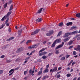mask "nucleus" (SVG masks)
Wrapping results in <instances>:
<instances>
[{"label":"nucleus","mask_w":80,"mask_h":80,"mask_svg":"<svg viewBox=\"0 0 80 80\" xmlns=\"http://www.w3.org/2000/svg\"><path fill=\"white\" fill-rule=\"evenodd\" d=\"M12 13V12L10 11L8 12L6 16V18H7Z\"/></svg>","instance_id":"obj_12"},{"label":"nucleus","mask_w":80,"mask_h":80,"mask_svg":"<svg viewBox=\"0 0 80 80\" xmlns=\"http://www.w3.org/2000/svg\"><path fill=\"white\" fill-rule=\"evenodd\" d=\"M75 33H78V31H74Z\"/></svg>","instance_id":"obj_62"},{"label":"nucleus","mask_w":80,"mask_h":80,"mask_svg":"<svg viewBox=\"0 0 80 80\" xmlns=\"http://www.w3.org/2000/svg\"><path fill=\"white\" fill-rule=\"evenodd\" d=\"M3 72V71L0 70V74H2Z\"/></svg>","instance_id":"obj_58"},{"label":"nucleus","mask_w":80,"mask_h":80,"mask_svg":"<svg viewBox=\"0 0 80 80\" xmlns=\"http://www.w3.org/2000/svg\"><path fill=\"white\" fill-rule=\"evenodd\" d=\"M30 57H28L26 58L25 59V60H28V59H30Z\"/></svg>","instance_id":"obj_55"},{"label":"nucleus","mask_w":80,"mask_h":80,"mask_svg":"<svg viewBox=\"0 0 80 80\" xmlns=\"http://www.w3.org/2000/svg\"><path fill=\"white\" fill-rule=\"evenodd\" d=\"M76 54H77V52H76V51H74L73 52V55H76Z\"/></svg>","instance_id":"obj_36"},{"label":"nucleus","mask_w":80,"mask_h":80,"mask_svg":"<svg viewBox=\"0 0 80 80\" xmlns=\"http://www.w3.org/2000/svg\"><path fill=\"white\" fill-rule=\"evenodd\" d=\"M73 47V46H70V47H69V49H71V48H72Z\"/></svg>","instance_id":"obj_59"},{"label":"nucleus","mask_w":80,"mask_h":80,"mask_svg":"<svg viewBox=\"0 0 80 80\" xmlns=\"http://www.w3.org/2000/svg\"><path fill=\"white\" fill-rule=\"evenodd\" d=\"M14 38L13 37H12L9 38L7 40V41H9L10 40H12Z\"/></svg>","instance_id":"obj_13"},{"label":"nucleus","mask_w":80,"mask_h":80,"mask_svg":"<svg viewBox=\"0 0 80 80\" xmlns=\"http://www.w3.org/2000/svg\"><path fill=\"white\" fill-rule=\"evenodd\" d=\"M9 19V18H7V20L5 21V23H7Z\"/></svg>","instance_id":"obj_31"},{"label":"nucleus","mask_w":80,"mask_h":80,"mask_svg":"<svg viewBox=\"0 0 80 80\" xmlns=\"http://www.w3.org/2000/svg\"><path fill=\"white\" fill-rule=\"evenodd\" d=\"M27 71H24V75H26V74H27Z\"/></svg>","instance_id":"obj_50"},{"label":"nucleus","mask_w":80,"mask_h":80,"mask_svg":"<svg viewBox=\"0 0 80 80\" xmlns=\"http://www.w3.org/2000/svg\"><path fill=\"white\" fill-rule=\"evenodd\" d=\"M60 77V74H58V75L57 76V77L58 78H59Z\"/></svg>","instance_id":"obj_49"},{"label":"nucleus","mask_w":80,"mask_h":80,"mask_svg":"<svg viewBox=\"0 0 80 80\" xmlns=\"http://www.w3.org/2000/svg\"><path fill=\"white\" fill-rule=\"evenodd\" d=\"M61 73V71L60 72H58L57 73V74H56V76H57V75H58V74H59V73Z\"/></svg>","instance_id":"obj_53"},{"label":"nucleus","mask_w":80,"mask_h":80,"mask_svg":"<svg viewBox=\"0 0 80 80\" xmlns=\"http://www.w3.org/2000/svg\"><path fill=\"white\" fill-rule=\"evenodd\" d=\"M49 33L51 35V34H52L53 33V31H51L49 32Z\"/></svg>","instance_id":"obj_37"},{"label":"nucleus","mask_w":80,"mask_h":80,"mask_svg":"<svg viewBox=\"0 0 80 80\" xmlns=\"http://www.w3.org/2000/svg\"><path fill=\"white\" fill-rule=\"evenodd\" d=\"M80 36V34H78V35H76V36L73 38V39H74L77 37Z\"/></svg>","instance_id":"obj_23"},{"label":"nucleus","mask_w":80,"mask_h":80,"mask_svg":"<svg viewBox=\"0 0 80 80\" xmlns=\"http://www.w3.org/2000/svg\"><path fill=\"white\" fill-rule=\"evenodd\" d=\"M80 40V37H78L77 38V40Z\"/></svg>","instance_id":"obj_63"},{"label":"nucleus","mask_w":80,"mask_h":80,"mask_svg":"<svg viewBox=\"0 0 80 80\" xmlns=\"http://www.w3.org/2000/svg\"><path fill=\"white\" fill-rule=\"evenodd\" d=\"M72 22H69L66 24V25L68 26H72Z\"/></svg>","instance_id":"obj_7"},{"label":"nucleus","mask_w":80,"mask_h":80,"mask_svg":"<svg viewBox=\"0 0 80 80\" xmlns=\"http://www.w3.org/2000/svg\"><path fill=\"white\" fill-rule=\"evenodd\" d=\"M76 62H74L72 63V66H73V65L75 64Z\"/></svg>","instance_id":"obj_57"},{"label":"nucleus","mask_w":80,"mask_h":80,"mask_svg":"<svg viewBox=\"0 0 80 80\" xmlns=\"http://www.w3.org/2000/svg\"><path fill=\"white\" fill-rule=\"evenodd\" d=\"M47 49V48H42L41 50L39 51V52H42L43 51H44L45 50V49Z\"/></svg>","instance_id":"obj_20"},{"label":"nucleus","mask_w":80,"mask_h":80,"mask_svg":"<svg viewBox=\"0 0 80 80\" xmlns=\"http://www.w3.org/2000/svg\"><path fill=\"white\" fill-rule=\"evenodd\" d=\"M70 56V55H67L66 56V58H68Z\"/></svg>","instance_id":"obj_43"},{"label":"nucleus","mask_w":80,"mask_h":80,"mask_svg":"<svg viewBox=\"0 0 80 80\" xmlns=\"http://www.w3.org/2000/svg\"><path fill=\"white\" fill-rule=\"evenodd\" d=\"M73 41L72 40H71L69 42H68V45H71L73 42Z\"/></svg>","instance_id":"obj_16"},{"label":"nucleus","mask_w":80,"mask_h":80,"mask_svg":"<svg viewBox=\"0 0 80 80\" xmlns=\"http://www.w3.org/2000/svg\"><path fill=\"white\" fill-rule=\"evenodd\" d=\"M61 41V39L60 38L56 39L54 41L56 43H59Z\"/></svg>","instance_id":"obj_5"},{"label":"nucleus","mask_w":80,"mask_h":80,"mask_svg":"<svg viewBox=\"0 0 80 80\" xmlns=\"http://www.w3.org/2000/svg\"><path fill=\"white\" fill-rule=\"evenodd\" d=\"M65 59V57H62L60 59V60L61 61H63Z\"/></svg>","instance_id":"obj_22"},{"label":"nucleus","mask_w":80,"mask_h":80,"mask_svg":"<svg viewBox=\"0 0 80 80\" xmlns=\"http://www.w3.org/2000/svg\"><path fill=\"white\" fill-rule=\"evenodd\" d=\"M56 43L55 42H54L52 44V45L51 46V47L54 48L55 46V44Z\"/></svg>","instance_id":"obj_15"},{"label":"nucleus","mask_w":80,"mask_h":80,"mask_svg":"<svg viewBox=\"0 0 80 80\" xmlns=\"http://www.w3.org/2000/svg\"><path fill=\"white\" fill-rule=\"evenodd\" d=\"M40 29H37L34 32H32L31 34V35H33L37 34V33H38L39 32V31H40Z\"/></svg>","instance_id":"obj_2"},{"label":"nucleus","mask_w":80,"mask_h":80,"mask_svg":"<svg viewBox=\"0 0 80 80\" xmlns=\"http://www.w3.org/2000/svg\"><path fill=\"white\" fill-rule=\"evenodd\" d=\"M58 52H59V50H57L56 51V54H58V53H59Z\"/></svg>","instance_id":"obj_54"},{"label":"nucleus","mask_w":80,"mask_h":80,"mask_svg":"<svg viewBox=\"0 0 80 80\" xmlns=\"http://www.w3.org/2000/svg\"><path fill=\"white\" fill-rule=\"evenodd\" d=\"M36 46H37V45H34L32 46H29L28 47V48L29 49H32V48H36Z\"/></svg>","instance_id":"obj_4"},{"label":"nucleus","mask_w":80,"mask_h":80,"mask_svg":"<svg viewBox=\"0 0 80 80\" xmlns=\"http://www.w3.org/2000/svg\"><path fill=\"white\" fill-rule=\"evenodd\" d=\"M14 72V71H12L10 74H9V76H11V75H12V74H13V73Z\"/></svg>","instance_id":"obj_51"},{"label":"nucleus","mask_w":80,"mask_h":80,"mask_svg":"<svg viewBox=\"0 0 80 80\" xmlns=\"http://www.w3.org/2000/svg\"><path fill=\"white\" fill-rule=\"evenodd\" d=\"M49 67V64H48L46 66V69L45 70H48V68Z\"/></svg>","instance_id":"obj_34"},{"label":"nucleus","mask_w":80,"mask_h":80,"mask_svg":"<svg viewBox=\"0 0 80 80\" xmlns=\"http://www.w3.org/2000/svg\"><path fill=\"white\" fill-rule=\"evenodd\" d=\"M71 75L70 74H68L67 75V77H70Z\"/></svg>","instance_id":"obj_46"},{"label":"nucleus","mask_w":80,"mask_h":80,"mask_svg":"<svg viewBox=\"0 0 80 80\" xmlns=\"http://www.w3.org/2000/svg\"><path fill=\"white\" fill-rule=\"evenodd\" d=\"M46 78H48V76H47V75H45L43 78H42V80H45V79H46Z\"/></svg>","instance_id":"obj_18"},{"label":"nucleus","mask_w":80,"mask_h":80,"mask_svg":"<svg viewBox=\"0 0 80 80\" xmlns=\"http://www.w3.org/2000/svg\"><path fill=\"white\" fill-rule=\"evenodd\" d=\"M42 58L43 59H46L47 58V57H46V56L45 55H44V56H42Z\"/></svg>","instance_id":"obj_27"},{"label":"nucleus","mask_w":80,"mask_h":80,"mask_svg":"<svg viewBox=\"0 0 80 80\" xmlns=\"http://www.w3.org/2000/svg\"><path fill=\"white\" fill-rule=\"evenodd\" d=\"M42 62V60H40V59L38 60V62L39 63H40V62Z\"/></svg>","instance_id":"obj_41"},{"label":"nucleus","mask_w":80,"mask_h":80,"mask_svg":"<svg viewBox=\"0 0 80 80\" xmlns=\"http://www.w3.org/2000/svg\"><path fill=\"white\" fill-rule=\"evenodd\" d=\"M42 21V19L41 18H38L36 20V22H41V21Z\"/></svg>","instance_id":"obj_8"},{"label":"nucleus","mask_w":80,"mask_h":80,"mask_svg":"<svg viewBox=\"0 0 80 80\" xmlns=\"http://www.w3.org/2000/svg\"><path fill=\"white\" fill-rule=\"evenodd\" d=\"M63 25V22H61L59 24L58 26H59L62 27Z\"/></svg>","instance_id":"obj_25"},{"label":"nucleus","mask_w":80,"mask_h":80,"mask_svg":"<svg viewBox=\"0 0 80 80\" xmlns=\"http://www.w3.org/2000/svg\"><path fill=\"white\" fill-rule=\"evenodd\" d=\"M39 53H40L39 54V56H41L43 55L42 52L41 53H40V52H39Z\"/></svg>","instance_id":"obj_44"},{"label":"nucleus","mask_w":80,"mask_h":80,"mask_svg":"<svg viewBox=\"0 0 80 80\" xmlns=\"http://www.w3.org/2000/svg\"><path fill=\"white\" fill-rule=\"evenodd\" d=\"M64 44V42H62V44L59 45L56 47V48H55V50H57L59 48L62 47Z\"/></svg>","instance_id":"obj_1"},{"label":"nucleus","mask_w":80,"mask_h":80,"mask_svg":"<svg viewBox=\"0 0 80 80\" xmlns=\"http://www.w3.org/2000/svg\"><path fill=\"white\" fill-rule=\"evenodd\" d=\"M68 35H72V32H68Z\"/></svg>","instance_id":"obj_52"},{"label":"nucleus","mask_w":80,"mask_h":80,"mask_svg":"<svg viewBox=\"0 0 80 80\" xmlns=\"http://www.w3.org/2000/svg\"><path fill=\"white\" fill-rule=\"evenodd\" d=\"M19 68H20V67H17V68H15V70H18V69H19Z\"/></svg>","instance_id":"obj_42"},{"label":"nucleus","mask_w":80,"mask_h":80,"mask_svg":"<svg viewBox=\"0 0 80 80\" xmlns=\"http://www.w3.org/2000/svg\"><path fill=\"white\" fill-rule=\"evenodd\" d=\"M5 18H6V16H5L2 18L1 19L2 21H4Z\"/></svg>","instance_id":"obj_24"},{"label":"nucleus","mask_w":80,"mask_h":80,"mask_svg":"<svg viewBox=\"0 0 80 80\" xmlns=\"http://www.w3.org/2000/svg\"><path fill=\"white\" fill-rule=\"evenodd\" d=\"M68 32L65 33L64 35L63 36V38H66V37H68Z\"/></svg>","instance_id":"obj_17"},{"label":"nucleus","mask_w":80,"mask_h":80,"mask_svg":"<svg viewBox=\"0 0 80 80\" xmlns=\"http://www.w3.org/2000/svg\"><path fill=\"white\" fill-rule=\"evenodd\" d=\"M21 60V58H18L16 60V62H20Z\"/></svg>","instance_id":"obj_19"},{"label":"nucleus","mask_w":80,"mask_h":80,"mask_svg":"<svg viewBox=\"0 0 80 80\" xmlns=\"http://www.w3.org/2000/svg\"><path fill=\"white\" fill-rule=\"evenodd\" d=\"M61 69H62V68H61V67H59V68H58V70H61Z\"/></svg>","instance_id":"obj_61"},{"label":"nucleus","mask_w":80,"mask_h":80,"mask_svg":"<svg viewBox=\"0 0 80 80\" xmlns=\"http://www.w3.org/2000/svg\"><path fill=\"white\" fill-rule=\"evenodd\" d=\"M29 73H30L31 74V75H32V76H33L34 75V74L33 73H34V71L33 70L32 71V70H30L29 71Z\"/></svg>","instance_id":"obj_11"},{"label":"nucleus","mask_w":80,"mask_h":80,"mask_svg":"<svg viewBox=\"0 0 80 80\" xmlns=\"http://www.w3.org/2000/svg\"><path fill=\"white\" fill-rule=\"evenodd\" d=\"M42 73V71H40L38 72V75H41Z\"/></svg>","instance_id":"obj_33"},{"label":"nucleus","mask_w":80,"mask_h":80,"mask_svg":"<svg viewBox=\"0 0 80 80\" xmlns=\"http://www.w3.org/2000/svg\"><path fill=\"white\" fill-rule=\"evenodd\" d=\"M62 34V31H60L58 33V35H57V37H58L60 36V35Z\"/></svg>","instance_id":"obj_21"},{"label":"nucleus","mask_w":80,"mask_h":80,"mask_svg":"<svg viewBox=\"0 0 80 80\" xmlns=\"http://www.w3.org/2000/svg\"><path fill=\"white\" fill-rule=\"evenodd\" d=\"M52 54V53H50L48 54V56H51V55Z\"/></svg>","instance_id":"obj_60"},{"label":"nucleus","mask_w":80,"mask_h":80,"mask_svg":"<svg viewBox=\"0 0 80 80\" xmlns=\"http://www.w3.org/2000/svg\"><path fill=\"white\" fill-rule=\"evenodd\" d=\"M51 35L50 33H47V34H46V35L47 36H50Z\"/></svg>","instance_id":"obj_48"},{"label":"nucleus","mask_w":80,"mask_h":80,"mask_svg":"<svg viewBox=\"0 0 80 80\" xmlns=\"http://www.w3.org/2000/svg\"><path fill=\"white\" fill-rule=\"evenodd\" d=\"M8 3H6L4 4V8H6L7 7Z\"/></svg>","instance_id":"obj_30"},{"label":"nucleus","mask_w":80,"mask_h":80,"mask_svg":"<svg viewBox=\"0 0 80 80\" xmlns=\"http://www.w3.org/2000/svg\"><path fill=\"white\" fill-rule=\"evenodd\" d=\"M12 61V60H8L7 61V62L8 63H10V62H11Z\"/></svg>","instance_id":"obj_38"},{"label":"nucleus","mask_w":80,"mask_h":80,"mask_svg":"<svg viewBox=\"0 0 80 80\" xmlns=\"http://www.w3.org/2000/svg\"><path fill=\"white\" fill-rule=\"evenodd\" d=\"M5 57V56L4 55H2L1 56L0 58H3Z\"/></svg>","instance_id":"obj_45"},{"label":"nucleus","mask_w":80,"mask_h":80,"mask_svg":"<svg viewBox=\"0 0 80 80\" xmlns=\"http://www.w3.org/2000/svg\"><path fill=\"white\" fill-rule=\"evenodd\" d=\"M70 38V37H68V38H66L65 39H63V41L64 42H66L68 41Z\"/></svg>","instance_id":"obj_9"},{"label":"nucleus","mask_w":80,"mask_h":80,"mask_svg":"<svg viewBox=\"0 0 80 80\" xmlns=\"http://www.w3.org/2000/svg\"><path fill=\"white\" fill-rule=\"evenodd\" d=\"M5 24H3L2 25V26L1 27H0V29H1L2 28H3V27L5 26Z\"/></svg>","instance_id":"obj_26"},{"label":"nucleus","mask_w":80,"mask_h":80,"mask_svg":"<svg viewBox=\"0 0 80 80\" xmlns=\"http://www.w3.org/2000/svg\"><path fill=\"white\" fill-rule=\"evenodd\" d=\"M57 70V67H55L53 69V70Z\"/></svg>","instance_id":"obj_47"},{"label":"nucleus","mask_w":80,"mask_h":80,"mask_svg":"<svg viewBox=\"0 0 80 80\" xmlns=\"http://www.w3.org/2000/svg\"><path fill=\"white\" fill-rule=\"evenodd\" d=\"M43 10V8H41L39 10H38V12L37 13V14H38V13H40L42 12V11Z\"/></svg>","instance_id":"obj_10"},{"label":"nucleus","mask_w":80,"mask_h":80,"mask_svg":"<svg viewBox=\"0 0 80 80\" xmlns=\"http://www.w3.org/2000/svg\"><path fill=\"white\" fill-rule=\"evenodd\" d=\"M77 78L75 77L73 80H77Z\"/></svg>","instance_id":"obj_64"},{"label":"nucleus","mask_w":80,"mask_h":80,"mask_svg":"<svg viewBox=\"0 0 80 80\" xmlns=\"http://www.w3.org/2000/svg\"><path fill=\"white\" fill-rule=\"evenodd\" d=\"M12 0L8 2V4H10L11 3H12Z\"/></svg>","instance_id":"obj_56"},{"label":"nucleus","mask_w":80,"mask_h":80,"mask_svg":"<svg viewBox=\"0 0 80 80\" xmlns=\"http://www.w3.org/2000/svg\"><path fill=\"white\" fill-rule=\"evenodd\" d=\"M76 16L78 18H80V13H78L76 15Z\"/></svg>","instance_id":"obj_28"},{"label":"nucleus","mask_w":80,"mask_h":80,"mask_svg":"<svg viewBox=\"0 0 80 80\" xmlns=\"http://www.w3.org/2000/svg\"><path fill=\"white\" fill-rule=\"evenodd\" d=\"M24 50L23 48L21 47L19 48L16 51V52L18 53L20 52L21 51H22Z\"/></svg>","instance_id":"obj_3"},{"label":"nucleus","mask_w":80,"mask_h":80,"mask_svg":"<svg viewBox=\"0 0 80 80\" xmlns=\"http://www.w3.org/2000/svg\"><path fill=\"white\" fill-rule=\"evenodd\" d=\"M31 42H32V41H31V40H28L26 42V44H28V43Z\"/></svg>","instance_id":"obj_29"},{"label":"nucleus","mask_w":80,"mask_h":80,"mask_svg":"<svg viewBox=\"0 0 80 80\" xmlns=\"http://www.w3.org/2000/svg\"><path fill=\"white\" fill-rule=\"evenodd\" d=\"M13 9V5H11V6L10 7V8H9V11H10L11 10H12Z\"/></svg>","instance_id":"obj_14"},{"label":"nucleus","mask_w":80,"mask_h":80,"mask_svg":"<svg viewBox=\"0 0 80 80\" xmlns=\"http://www.w3.org/2000/svg\"><path fill=\"white\" fill-rule=\"evenodd\" d=\"M80 49V46L78 45L77 46V50H79Z\"/></svg>","instance_id":"obj_39"},{"label":"nucleus","mask_w":80,"mask_h":80,"mask_svg":"<svg viewBox=\"0 0 80 80\" xmlns=\"http://www.w3.org/2000/svg\"><path fill=\"white\" fill-rule=\"evenodd\" d=\"M22 29L19 30L18 31V35H21L22 34L21 33H22Z\"/></svg>","instance_id":"obj_6"},{"label":"nucleus","mask_w":80,"mask_h":80,"mask_svg":"<svg viewBox=\"0 0 80 80\" xmlns=\"http://www.w3.org/2000/svg\"><path fill=\"white\" fill-rule=\"evenodd\" d=\"M76 28V27L73 26L71 28V29H75V28Z\"/></svg>","instance_id":"obj_40"},{"label":"nucleus","mask_w":80,"mask_h":80,"mask_svg":"<svg viewBox=\"0 0 80 80\" xmlns=\"http://www.w3.org/2000/svg\"><path fill=\"white\" fill-rule=\"evenodd\" d=\"M48 72V70H44L43 72V73H47Z\"/></svg>","instance_id":"obj_35"},{"label":"nucleus","mask_w":80,"mask_h":80,"mask_svg":"<svg viewBox=\"0 0 80 80\" xmlns=\"http://www.w3.org/2000/svg\"><path fill=\"white\" fill-rule=\"evenodd\" d=\"M42 55H45L47 54V52H42Z\"/></svg>","instance_id":"obj_32"}]
</instances>
